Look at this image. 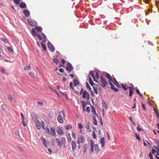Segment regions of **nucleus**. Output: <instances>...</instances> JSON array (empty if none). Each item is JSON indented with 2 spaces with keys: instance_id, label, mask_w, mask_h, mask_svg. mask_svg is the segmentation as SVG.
Instances as JSON below:
<instances>
[{
  "instance_id": "1",
  "label": "nucleus",
  "mask_w": 159,
  "mask_h": 159,
  "mask_svg": "<svg viewBox=\"0 0 159 159\" xmlns=\"http://www.w3.org/2000/svg\"><path fill=\"white\" fill-rule=\"evenodd\" d=\"M106 77L109 79L108 82H109V84L111 86V88L114 90L115 92H117L119 90V89H118L115 88V87L113 86V84L111 83V82H112V79H111V77L109 74L108 73H107L106 74Z\"/></svg>"
},
{
  "instance_id": "2",
  "label": "nucleus",
  "mask_w": 159,
  "mask_h": 159,
  "mask_svg": "<svg viewBox=\"0 0 159 159\" xmlns=\"http://www.w3.org/2000/svg\"><path fill=\"white\" fill-rule=\"evenodd\" d=\"M94 148V150L96 154H98L100 150L97 144L94 145L93 143L92 142H91L90 151L91 152H93V151Z\"/></svg>"
},
{
  "instance_id": "3",
  "label": "nucleus",
  "mask_w": 159,
  "mask_h": 159,
  "mask_svg": "<svg viewBox=\"0 0 159 159\" xmlns=\"http://www.w3.org/2000/svg\"><path fill=\"white\" fill-rule=\"evenodd\" d=\"M55 142L57 143V146L61 148L62 147V144H65L66 143L65 138L64 137L61 138V141L58 138L55 139Z\"/></svg>"
},
{
  "instance_id": "4",
  "label": "nucleus",
  "mask_w": 159,
  "mask_h": 159,
  "mask_svg": "<svg viewBox=\"0 0 159 159\" xmlns=\"http://www.w3.org/2000/svg\"><path fill=\"white\" fill-rule=\"evenodd\" d=\"M101 79L99 82V84L102 87H104L108 84L107 81L102 76L101 77Z\"/></svg>"
},
{
  "instance_id": "5",
  "label": "nucleus",
  "mask_w": 159,
  "mask_h": 159,
  "mask_svg": "<svg viewBox=\"0 0 159 159\" xmlns=\"http://www.w3.org/2000/svg\"><path fill=\"white\" fill-rule=\"evenodd\" d=\"M74 90L75 92L81 94L83 91L84 89L81 85H78L77 86L75 87Z\"/></svg>"
},
{
  "instance_id": "6",
  "label": "nucleus",
  "mask_w": 159,
  "mask_h": 159,
  "mask_svg": "<svg viewBox=\"0 0 159 159\" xmlns=\"http://www.w3.org/2000/svg\"><path fill=\"white\" fill-rule=\"evenodd\" d=\"M84 142V139L82 136H79L77 139V143L78 144V148L80 149V144L83 143Z\"/></svg>"
},
{
  "instance_id": "7",
  "label": "nucleus",
  "mask_w": 159,
  "mask_h": 159,
  "mask_svg": "<svg viewBox=\"0 0 159 159\" xmlns=\"http://www.w3.org/2000/svg\"><path fill=\"white\" fill-rule=\"evenodd\" d=\"M71 146L72 150L73 151H75L77 149V148H78V146L77 145L76 142L74 141H71Z\"/></svg>"
},
{
  "instance_id": "8",
  "label": "nucleus",
  "mask_w": 159,
  "mask_h": 159,
  "mask_svg": "<svg viewBox=\"0 0 159 159\" xmlns=\"http://www.w3.org/2000/svg\"><path fill=\"white\" fill-rule=\"evenodd\" d=\"M82 97L88 100L89 98V95L86 91L85 90L83 92Z\"/></svg>"
},
{
  "instance_id": "9",
  "label": "nucleus",
  "mask_w": 159,
  "mask_h": 159,
  "mask_svg": "<svg viewBox=\"0 0 159 159\" xmlns=\"http://www.w3.org/2000/svg\"><path fill=\"white\" fill-rule=\"evenodd\" d=\"M66 69L67 71L70 72L73 69V67L70 63L68 62L66 64Z\"/></svg>"
},
{
  "instance_id": "10",
  "label": "nucleus",
  "mask_w": 159,
  "mask_h": 159,
  "mask_svg": "<svg viewBox=\"0 0 159 159\" xmlns=\"http://www.w3.org/2000/svg\"><path fill=\"white\" fill-rule=\"evenodd\" d=\"M48 46L49 49L52 52H53L55 49L53 47L52 44L48 42Z\"/></svg>"
},
{
  "instance_id": "11",
  "label": "nucleus",
  "mask_w": 159,
  "mask_h": 159,
  "mask_svg": "<svg viewBox=\"0 0 159 159\" xmlns=\"http://www.w3.org/2000/svg\"><path fill=\"white\" fill-rule=\"evenodd\" d=\"M57 132L59 135H63L64 134V131L62 128L58 127L57 128Z\"/></svg>"
},
{
  "instance_id": "12",
  "label": "nucleus",
  "mask_w": 159,
  "mask_h": 159,
  "mask_svg": "<svg viewBox=\"0 0 159 159\" xmlns=\"http://www.w3.org/2000/svg\"><path fill=\"white\" fill-rule=\"evenodd\" d=\"M32 118L34 122H36L38 120H37L38 116L35 113H33L31 115Z\"/></svg>"
},
{
  "instance_id": "13",
  "label": "nucleus",
  "mask_w": 159,
  "mask_h": 159,
  "mask_svg": "<svg viewBox=\"0 0 159 159\" xmlns=\"http://www.w3.org/2000/svg\"><path fill=\"white\" fill-rule=\"evenodd\" d=\"M57 119L59 123L62 124L63 123L64 121L61 115H60L57 117Z\"/></svg>"
},
{
  "instance_id": "14",
  "label": "nucleus",
  "mask_w": 159,
  "mask_h": 159,
  "mask_svg": "<svg viewBox=\"0 0 159 159\" xmlns=\"http://www.w3.org/2000/svg\"><path fill=\"white\" fill-rule=\"evenodd\" d=\"M50 134L52 136H55L56 135V133L55 129L51 127L50 129Z\"/></svg>"
},
{
  "instance_id": "15",
  "label": "nucleus",
  "mask_w": 159,
  "mask_h": 159,
  "mask_svg": "<svg viewBox=\"0 0 159 159\" xmlns=\"http://www.w3.org/2000/svg\"><path fill=\"white\" fill-rule=\"evenodd\" d=\"M27 21L29 25L32 27L34 26L36 24L35 22L29 19L27 20Z\"/></svg>"
},
{
  "instance_id": "16",
  "label": "nucleus",
  "mask_w": 159,
  "mask_h": 159,
  "mask_svg": "<svg viewBox=\"0 0 159 159\" xmlns=\"http://www.w3.org/2000/svg\"><path fill=\"white\" fill-rule=\"evenodd\" d=\"M41 142H42L43 144V145L44 146V147L47 148V145L46 144V140L45 139V138H43V137H42L41 138Z\"/></svg>"
},
{
  "instance_id": "17",
  "label": "nucleus",
  "mask_w": 159,
  "mask_h": 159,
  "mask_svg": "<svg viewBox=\"0 0 159 159\" xmlns=\"http://www.w3.org/2000/svg\"><path fill=\"white\" fill-rule=\"evenodd\" d=\"M127 88H128L129 89V96L130 97H131L132 96L133 93L134 89L130 87H128Z\"/></svg>"
},
{
  "instance_id": "18",
  "label": "nucleus",
  "mask_w": 159,
  "mask_h": 159,
  "mask_svg": "<svg viewBox=\"0 0 159 159\" xmlns=\"http://www.w3.org/2000/svg\"><path fill=\"white\" fill-rule=\"evenodd\" d=\"M91 112L93 114V116H96L97 117H98V115L96 112L95 110L94 107L93 106H92L91 107Z\"/></svg>"
},
{
  "instance_id": "19",
  "label": "nucleus",
  "mask_w": 159,
  "mask_h": 159,
  "mask_svg": "<svg viewBox=\"0 0 159 159\" xmlns=\"http://www.w3.org/2000/svg\"><path fill=\"white\" fill-rule=\"evenodd\" d=\"M23 13L26 17H28L30 15L29 11L28 10H24L23 11Z\"/></svg>"
},
{
  "instance_id": "20",
  "label": "nucleus",
  "mask_w": 159,
  "mask_h": 159,
  "mask_svg": "<svg viewBox=\"0 0 159 159\" xmlns=\"http://www.w3.org/2000/svg\"><path fill=\"white\" fill-rule=\"evenodd\" d=\"M36 122V126L37 128L39 129H40L41 127V123L40 122L39 120H37Z\"/></svg>"
},
{
  "instance_id": "21",
  "label": "nucleus",
  "mask_w": 159,
  "mask_h": 159,
  "mask_svg": "<svg viewBox=\"0 0 159 159\" xmlns=\"http://www.w3.org/2000/svg\"><path fill=\"white\" fill-rule=\"evenodd\" d=\"M66 136L68 142H70L71 140V139L70 136V134L69 133H68Z\"/></svg>"
},
{
  "instance_id": "22",
  "label": "nucleus",
  "mask_w": 159,
  "mask_h": 159,
  "mask_svg": "<svg viewBox=\"0 0 159 159\" xmlns=\"http://www.w3.org/2000/svg\"><path fill=\"white\" fill-rule=\"evenodd\" d=\"M100 142L101 143L102 147H104L105 143L104 139V138H101Z\"/></svg>"
},
{
  "instance_id": "23",
  "label": "nucleus",
  "mask_w": 159,
  "mask_h": 159,
  "mask_svg": "<svg viewBox=\"0 0 159 159\" xmlns=\"http://www.w3.org/2000/svg\"><path fill=\"white\" fill-rule=\"evenodd\" d=\"M73 82L74 85L75 87L77 86L78 85H79V82L76 79H74L73 80Z\"/></svg>"
},
{
  "instance_id": "24",
  "label": "nucleus",
  "mask_w": 159,
  "mask_h": 159,
  "mask_svg": "<svg viewBox=\"0 0 159 159\" xmlns=\"http://www.w3.org/2000/svg\"><path fill=\"white\" fill-rule=\"evenodd\" d=\"M1 107L2 108V111H6L7 110V106L4 104H2L1 105Z\"/></svg>"
},
{
  "instance_id": "25",
  "label": "nucleus",
  "mask_w": 159,
  "mask_h": 159,
  "mask_svg": "<svg viewBox=\"0 0 159 159\" xmlns=\"http://www.w3.org/2000/svg\"><path fill=\"white\" fill-rule=\"evenodd\" d=\"M121 86L123 89L125 90H126L128 89L127 87H128L127 86L126 84H124L123 83L122 84Z\"/></svg>"
},
{
  "instance_id": "26",
  "label": "nucleus",
  "mask_w": 159,
  "mask_h": 159,
  "mask_svg": "<svg viewBox=\"0 0 159 159\" xmlns=\"http://www.w3.org/2000/svg\"><path fill=\"white\" fill-rule=\"evenodd\" d=\"M42 34L43 35V36L42 37L41 40H42L43 42L44 43L46 42V37L44 34L42 33Z\"/></svg>"
},
{
  "instance_id": "27",
  "label": "nucleus",
  "mask_w": 159,
  "mask_h": 159,
  "mask_svg": "<svg viewBox=\"0 0 159 159\" xmlns=\"http://www.w3.org/2000/svg\"><path fill=\"white\" fill-rule=\"evenodd\" d=\"M20 8H24L26 7V5L24 2H21L20 4Z\"/></svg>"
},
{
  "instance_id": "28",
  "label": "nucleus",
  "mask_w": 159,
  "mask_h": 159,
  "mask_svg": "<svg viewBox=\"0 0 159 159\" xmlns=\"http://www.w3.org/2000/svg\"><path fill=\"white\" fill-rule=\"evenodd\" d=\"M153 111L156 114L157 117L159 118V115L158 113V111L155 107H153Z\"/></svg>"
},
{
  "instance_id": "29",
  "label": "nucleus",
  "mask_w": 159,
  "mask_h": 159,
  "mask_svg": "<svg viewBox=\"0 0 159 159\" xmlns=\"http://www.w3.org/2000/svg\"><path fill=\"white\" fill-rule=\"evenodd\" d=\"M96 116H93V122L94 125H97V121L96 120Z\"/></svg>"
},
{
  "instance_id": "30",
  "label": "nucleus",
  "mask_w": 159,
  "mask_h": 159,
  "mask_svg": "<svg viewBox=\"0 0 159 159\" xmlns=\"http://www.w3.org/2000/svg\"><path fill=\"white\" fill-rule=\"evenodd\" d=\"M88 150V146L87 144H85L84 147L83 152H86Z\"/></svg>"
},
{
  "instance_id": "31",
  "label": "nucleus",
  "mask_w": 159,
  "mask_h": 159,
  "mask_svg": "<svg viewBox=\"0 0 159 159\" xmlns=\"http://www.w3.org/2000/svg\"><path fill=\"white\" fill-rule=\"evenodd\" d=\"M32 34L33 36H35L37 35L38 34L36 33L34 29V28H33L32 29Z\"/></svg>"
},
{
  "instance_id": "32",
  "label": "nucleus",
  "mask_w": 159,
  "mask_h": 159,
  "mask_svg": "<svg viewBox=\"0 0 159 159\" xmlns=\"http://www.w3.org/2000/svg\"><path fill=\"white\" fill-rule=\"evenodd\" d=\"M89 83H90V85L92 86H93L94 85V83L93 82V81L91 77H89Z\"/></svg>"
},
{
  "instance_id": "33",
  "label": "nucleus",
  "mask_w": 159,
  "mask_h": 159,
  "mask_svg": "<svg viewBox=\"0 0 159 159\" xmlns=\"http://www.w3.org/2000/svg\"><path fill=\"white\" fill-rule=\"evenodd\" d=\"M41 45L44 51H46L47 50V48H46V46H45V45L43 43H41Z\"/></svg>"
},
{
  "instance_id": "34",
  "label": "nucleus",
  "mask_w": 159,
  "mask_h": 159,
  "mask_svg": "<svg viewBox=\"0 0 159 159\" xmlns=\"http://www.w3.org/2000/svg\"><path fill=\"white\" fill-rule=\"evenodd\" d=\"M65 129H71L72 128V125H67L65 126Z\"/></svg>"
},
{
  "instance_id": "35",
  "label": "nucleus",
  "mask_w": 159,
  "mask_h": 159,
  "mask_svg": "<svg viewBox=\"0 0 159 159\" xmlns=\"http://www.w3.org/2000/svg\"><path fill=\"white\" fill-rule=\"evenodd\" d=\"M35 29L37 30V31L38 32L41 31L42 30V28L41 27L39 26L36 27Z\"/></svg>"
},
{
  "instance_id": "36",
  "label": "nucleus",
  "mask_w": 159,
  "mask_h": 159,
  "mask_svg": "<svg viewBox=\"0 0 159 159\" xmlns=\"http://www.w3.org/2000/svg\"><path fill=\"white\" fill-rule=\"evenodd\" d=\"M29 75L32 78H34V74L33 72H30L29 73Z\"/></svg>"
},
{
  "instance_id": "37",
  "label": "nucleus",
  "mask_w": 159,
  "mask_h": 159,
  "mask_svg": "<svg viewBox=\"0 0 159 159\" xmlns=\"http://www.w3.org/2000/svg\"><path fill=\"white\" fill-rule=\"evenodd\" d=\"M53 62L56 65H57L58 63V61L57 58H54L53 59Z\"/></svg>"
},
{
  "instance_id": "38",
  "label": "nucleus",
  "mask_w": 159,
  "mask_h": 159,
  "mask_svg": "<svg viewBox=\"0 0 159 159\" xmlns=\"http://www.w3.org/2000/svg\"><path fill=\"white\" fill-rule=\"evenodd\" d=\"M1 41L3 42L6 43H8V40L6 39H3L2 38L1 39Z\"/></svg>"
},
{
  "instance_id": "39",
  "label": "nucleus",
  "mask_w": 159,
  "mask_h": 159,
  "mask_svg": "<svg viewBox=\"0 0 159 159\" xmlns=\"http://www.w3.org/2000/svg\"><path fill=\"white\" fill-rule=\"evenodd\" d=\"M31 69V67L30 65H29V66L27 67H25L24 68V70H30Z\"/></svg>"
},
{
  "instance_id": "40",
  "label": "nucleus",
  "mask_w": 159,
  "mask_h": 159,
  "mask_svg": "<svg viewBox=\"0 0 159 159\" xmlns=\"http://www.w3.org/2000/svg\"><path fill=\"white\" fill-rule=\"evenodd\" d=\"M78 125L79 129H81L83 128V126L81 123H79L78 124Z\"/></svg>"
},
{
  "instance_id": "41",
  "label": "nucleus",
  "mask_w": 159,
  "mask_h": 159,
  "mask_svg": "<svg viewBox=\"0 0 159 159\" xmlns=\"http://www.w3.org/2000/svg\"><path fill=\"white\" fill-rule=\"evenodd\" d=\"M93 89L95 93L97 94H98L97 88V87L93 86Z\"/></svg>"
},
{
  "instance_id": "42",
  "label": "nucleus",
  "mask_w": 159,
  "mask_h": 159,
  "mask_svg": "<svg viewBox=\"0 0 159 159\" xmlns=\"http://www.w3.org/2000/svg\"><path fill=\"white\" fill-rule=\"evenodd\" d=\"M21 0H14V2L16 4L18 5L20 3V2Z\"/></svg>"
},
{
  "instance_id": "43",
  "label": "nucleus",
  "mask_w": 159,
  "mask_h": 159,
  "mask_svg": "<svg viewBox=\"0 0 159 159\" xmlns=\"http://www.w3.org/2000/svg\"><path fill=\"white\" fill-rule=\"evenodd\" d=\"M15 135L17 137L20 136L19 131L18 130H16L15 132Z\"/></svg>"
},
{
  "instance_id": "44",
  "label": "nucleus",
  "mask_w": 159,
  "mask_h": 159,
  "mask_svg": "<svg viewBox=\"0 0 159 159\" xmlns=\"http://www.w3.org/2000/svg\"><path fill=\"white\" fill-rule=\"evenodd\" d=\"M86 87L89 91H91V89L88 83L86 84Z\"/></svg>"
},
{
  "instance_id": "45",
  "label": "nucleus",
  "mask_w": 159,
  "mask_h": 159,
  "mask_svg": "<svg viewBox=\"0 0 159 159\" xmlns=\"http://www.w3.org/2000/svg\"><path fill=\"white\" fill-rule=\"evenodd\" d=\"M7 49L8 51L12 53L13 52V50L10 47H8L7 48Z\"/></svg>"
},
{
  "instance_id": "46",
  "label": "nucleus",
  "mask_w": 159,
  "mask_h": 159,
  "mask_svg": "<svg viewBox=\"0 0 159 159\" xmlns=\"http://www.w3.org/2000/svg\"><path fill=\"white\" fill-rule=\"evenodd\" d=\"M90 74L91 75V76H92V77H93V79L95 81H96L95 80L94 75V74H93V72L92 71H90Z\"/></svg>"
},
{
  "instance_id": "47",
  "label": "nucleus",
  "mask_w": 159,
  "mask_h": 159,
  "mask_svg": "<svg viewBox=\"0 0 159 159\" xmlns=\"http://www.w3.org/2000/svg\"><path fill=\"white\" fill-rule=\"evenodd\" d=\"M114 83L117 87H118L119 88L120 87V86L118 83L117 82V81H116V82H114Z\"/></svg>"
},
{
  "instance_id": "48",
  "label": "nucleus",
  "mask_w": 159,
  "mask_h": 159,
  "mask_svg": "<svg viewBox=\"0 0 159 159\" xmlns=\"http://www.w3.org/2000/svg\"><path fill=\"white\" fill-rule=\"evenodd\" d=\"M142 108L143 109V110H144L145 111H146V109L145 108V106L143 102L142 103Z\"/></svg>"
},
{
  "instance_id": "49",
  "label": "nucleus",
  "mask_w": 159,
  "mask_h": 159,
  "mask_svg": "<svg viewBox=\"0 0 159 159\" xmlns=\"http://www.w3.org/2000/svg\"><path fill=\"white\" fill-rule=\"evenodd\" d=\"M8 97L9 99L11 101H12L13 99V98L12 96L11 95H8Z\"/></svg>"
},
{
  "instance_id": "50",
  "label": "nucleus",
  "mask_w": 159,
  "mask_h": 159,
  "mask_svg": "<svg viewBox=\"0 0 159 159\" xmlns=\"http://www.w3.org/2000/svg\"><path fill=\"white\" fill-rule=\"evenodd\" d=\"M86 111L88 113H89L90 112V108L89 107H87L86 108Z\"/></svg>"
},
{
  "instance_id": "51",
  "label": "nucleus",
  "mask_w": 159,
  "mask_h": 159,
  "mask_svg": "<svg viewBox=\"0 0 159 159\" xmlns=\"http://www.w3.org/2000/svg\"><path fill=\"white\" fill-rule=\"evenodd\" d=\"M92 134L93 135V138L94 139H96V138L97 136L96 135V134H95L94 131H93V132Z\"/></svg>"
},
{
  "instance_id": "52",
  "label": "nucleus",
  "mask_w": 159,
  "mask_h": 159,
  "mask_svg": "<svg viewBox=\"0 0 159 159\" xmlns=\"http://www.w3.org/2000/svg\"><path fill=\"white\" fill-rule=\"evenodd\" d=\"M22 123L24 126H25L26 125V124L24 121V119H22Z\"/></svg>"
},
{
  "instance_id": "53",
  "label": "nucleus",
  "mask_w": 159,
  "mask_h": 159,
  "mask_svg": "<svg viewBox=\"0 0 159 159\" xmlns=\"http://www.w3.org/2000/svg\"><path fill=\"white\" fill-rule=\"evenodd\" d=\"M148 156L151 159H153L152 155L150 152H149V153L148 155Z\"/></svg>"
},
{
  "instance_id": "54",
  "label": "nucleus",
  "mask_w": 159,
  "mask_h": 159,
  "mask_svg": "<svg viewBox=\"0 0 159 159\" xmlns=\"http://www.w3.org/2000/svg\"><path fill=\"white\" fill-rule=\"evenodd\" d=\"M45 131L46 133L50 134V131L49 129L48 128H46Z\"/></svg>"
},
{
  "instance_id": "55",
  "label": "nucleus",
  "mask_w": 159,
  "mask_h": 159,
  "mask_svg": "<svg viewBox=\"0 0 159 159\" xmlns=\"http://www.w3.org/2000/svg\"><path fill=\"white\" fill-rule=\"evenodd\" d=\"M86 128L87 129H89L90 128V125L89 123H88L86 126Z\"/></svg>"
},
{
  "instance_id": "56",
  "label": "nucleus",
  "mask_w": 159,
  "mask_h": 159,
  "mask_svg": "<svg viewBox=\"0 0 159 159\" xmlns=\"http://www.w3.org/2000/svg\"><path fill=\"white\" fill-rule=\"evenodd\" d=\"M72 136L73 138H76V135L75 132H72Z\"/></svg>"
},
{
  "instance_id": "57",
  "label": "nucleus",
  "mask_w": 159,
  "mask_h": 159,
  "mask_svg": "<svg viewBox=\"0 0 159 159\" xmlns=\"http://www.w3.org/2000/svg\"><path fill=\"white\" fill-rule=\"evenodd\" d=\"M37 103L40 106H42L43 105V103L42 102H38Z\"/></svg>"
},
{
  "instance_id": "58",
  "label": "nucleus",
  "mask_w": 159,
  "mask_h": 159,
  "mask_svg": "<svg viewBox=\"0 0 159 159\" xmlns=\"http://www.w3.org/2000/svg\"><path fill=\"white\" fill-rule=\"evenodd\" d=\"M86 107V104H83L82 107L83 108V111H85V108Z\"/></svg>"
},
{
  "instance_id": "59",
  "label": "nucleus",
  "mask_w": 159,
  "mask_h": 159,
  "mask_svg": "<svg viewBox=\"0 0 159 159\" xmlns=\"http://www.w3.org/2000/svg\"><path fill=\"white\" fill-rule=\"evenodd\" d=\"M70 88L72 89H73V84L72 82H70Z\"/></svg>"
},
{
  "instance_id": "60",
  "label": "nucleus",
  "mask_w": 159,
  "mask_h": 159,
  "mask_svg": "<svg viewBox=\"0 0 159 159\" xmlns=\"http://www.w3.org/2000/svg\"><path fill=\"white\" fill-rule=\"evenodd\" d=\"M107 134L108 140H110V136L109 135V134L108 132L107 133Z\"/></svg>"
},
{
  "instance_id": "61",
  "label": "nucleus",
  "mask_w": 159,
  "mask_h": 159,
  "mask_svg": "<svg viewBox=\"0 0 159 159\" xmlns=\"http://www.w3.org/2000/svg\"><path fill=\"white\" fill-rule=\"evenodd\" d=\"M129 119L133 123V124L135 125V124L134 122L132 120V118L131 117H129Z\"/></svg>"
},
{
  "instance_id": "62",
  "label": "nucleus",
  "mask_w": 159,
  "mask_h": 159,
  "mask_svg": "<svg viewBox=\"0 0 159 159\" xmlns=\"http://www.w3.org/2000/svg\"><path fill=\"white\" fill-rule=\"evenodd\" d=\"M51 89H52L55 93H56L57 95H59V94L55 90L53 89L52 88H51Z\"/></svg>"
},
{
  "instance_id": "63",
  "label": "nucleus",
  "mask_w": 159,
  "mask_h": 159,
  "mask_svg": "<svg viewBox=\"0 0 159 159\" xmlns=\"http://www.w3.org/2000/svg\"><path fill=\"white\" fill-rule=\"evenodd\" d=\"M137 130L138 131H140L141 130H143V129H142L139 127H138L137 128Z\"/></svg>"
},
{
  "instance_id": "64",
  "label": "nucleus",
  "mask_w": 159,
  "mask_h": 159,
  "mask_svg": "<svg viewBox=\"0 0 159 159\" xmlns=\"http://www.w3.org/2000/svg\"><path fill=\"white\" fill-rule=\"evenodd\" d=\"M1 72L2 73H4L5 70H4V69L3 68H1Z\"/></svg>"
}]
</instances>
